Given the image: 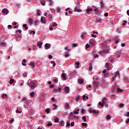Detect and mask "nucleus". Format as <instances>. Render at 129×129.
Here are the masks:
<instances>
[{"label": "nucleus", "mask_w": 129, "mask_h": 129, "mask_svg": "<svg viewBox=\"0 0 129 129\" xmlns=\"http://www.w3.org/2000/svg\"><path fill=\"white\" fill-rule=\"evenodd\" d=\"M107 100V98L106 97L102 98L101 100V102H99V105H100V106H101V107H103L104 106V104L106 103Z\"/></svg>", "instance_id": "f257e3e1"}, {"label": "nucleus", "mask_w": 129, "mask_h": 129, "mask_svg": "<svg viewBox=\"0 0 129 129\" xmlns=\"http://www.w3.org/2000/svg\"><path fill=\"white\" fill-rule=\"evenodd\" d=\"M108 53H109V49L108 48H106L102 51H99V53L100 55H102V56H103V55H105V54H108Z\"/></svg>", "instance_id": "f03ea898"}, {"label": "nucleus", "mask_w": 129, "mask_h": 129, "mask_svg": "<svg viewBox=\"0 0 129 129\" xmlns=\"http://www.w3.org/2000/svg\"><path fill=\"white\" fill-rule=\"evenodd\" d=\"M27 85H28V86H30L31 89H33V88H35V87H36V83H35L34 82H32V81H29L27 83Z\"/></svg>", "instance_id": "7ed1b4c3"}, {"label": "nucleus", "mask_w": 129, "mask_h": 129, "mask_svg": "<svg viewBox=\"0 0 129 129\" xmlns=\"http://www.w3.org/2000/svg\"><path fill=\"white\" fill-rule=\"evenodd\" d=\"M89 44L92 47H94V46L96 45V42L95 41V40L92 39L89 41Z\"/></svg>", "instance_id": "20e7f679"}, {"label": "nucleus", "mask_w": 129, "mask_h": 129, "mask_svg": "<svg viewBox=\"0 0 129 129\" xmlns=\"http://www.w3.org/2000/svg\"><path fill=\"white\" fill-rule=\"evenodd\" d=\"M88 112L90 113H96V114H97V113H98V111H96V110H92L91 108H90L88 109Z\"/></svg>", "instance_id": "39448f33"}, {"label": "nucleus", "mask_w": 129, "mask_h": 129, "mask_svg": "<svg viewBox=\"0 0 129 129\" xmlns=\"http://www.w3.org/2000/svg\"><path fill=\"white\" fill-rule=\"evenodd\" d=\"M79 6H77L74 8L75 12H77V13H80L82 12V10L81 9H79Z\"/></svg>", "instance_id": "423d86ee"}, {"label": "nucleus", "mask_w": 129, "mask_h": 129, "mask_svg": "<svg viewBox=\"0 0 129 129\" xmlns=\"http://www.w3.org/2000/svg\"><path fill=\"white\" fill-rule=\"evenodd\" d=\"M2 13H4V15H8L9 14V10L7 9H3Z\"/></svg>", "instance_id": "0eeeda50"}, {"label": "nucleus", "mask_w": 129, "mask_h": 129, "mask_svg": "<svg viewBox=\"0 0 129 129\" xmlns=\"http://www.w3.org/2000/svg\"><path fill=\"white\" fill-rule=\"evenodd\" d=\"M64 92H66V93H69V91L70 90V88H69V87H66L64 89H63Z\"/></svg>", "instance_id": "6e6552de"}, {"label": "nucleus", "mask_w": 129, "mask_h": 129, "mask_svg": "<svg viewBox=\"0 0 129 129\" xmlns=\"http://www.w3.org/2000/svg\"><path fill=\"white\" fill-rule=\"evenodd\" d=\"M44 47L46 50H48V49H50V48L51 47V44L49 43H46L45 44Z\"/></svg>", "instance_id": "1a4fd4ad"}, {"label": "nucleus", "mask_w": 129, "mask_h": 129, "mask_svg": "<svg viewBox=\"0 0 129 129\" xmlns=\"http://www.w3.org/2000/svg\"><path fill=\"white\" fill-rule=\"evenodd\" d=\"M37 45L39 48H42V45H43V42L38 41L37 43Z\"/></svg>", "instance_id": "9d476101"}, {"label": "nucleus", "mask_w": 129, "mask_h": 129, "mask_svg": "<svg viewBox=\"0 0 129 129\" xmlns=\"http://www.w3.org/2000/svg\"><path fill=\"white\" fill-rule=\"evenodd\" d=\"M102 73L104 74V77L108 76V72H106V70L103 71Z\"/></svg>", "instance_id": "9b49d317"}, {"label": "nucleus", "mask_w": 129, "mask_h": 129, "mask_svg": "<svg viewBox=\"0 0 129 129\" xmlns=\"http://www.w3.org/2000/svg\"><path fill=\"white\" fill-rule=\"evenodd\" d=\"M64 124H65V122L63 120H60L59 122V125L60 126H64Z\"/></svg>", "instance_id": "f8f14e48"}, {"label": "nucleus", "mask_w": 129, "mask_h": 129, "mask_svg": "<svg viewBox=\"0 0 129 129\" xmlns=\"http://www.w3.org/2000/svg\"><path fill=\"white\" fill-rule=\"evenodd\" d=\"M102 21V19L101 18L98 17L96 18V23H101V22Z\"/></svg>", "instance_id": "ddd939ff"}, {"label": "nucleus", "mask_w": 129, "mask_h": 129, "mask_svg": "<svg viewBox=\"0 0 129 129\" xmlns=\"http://www.w3.org/2000/svg\"><path fill=\"white\" fill-rule=\"evenodd\" d=\"M41 22L43 23V24H45L46 20V19H45V17H41Z\"/></svg>", "instance_id": "4468645a"}, {"label": "nucleus", "mask_w": 129, "mask_h": 129, "mask_svg": "<svg viewBox=\"0 0 129 129\" xmlns=\"http://www.w3.org/2000/svg\"><path fill=\"white\" fill-rule=\"evenodd\" d=\"M120 54H121V51H117V52L116 53V56H117L118 58H119V57H120Z\"/></svg>", "instance_id": "2eb2a0df"}, {"label": "nucleus", "mask_w": 129, "mask_h": 129, "mask_svg": "<svg viewBox=\"0 0 129 129\" xmlns=\"http://www.w3.org/2000/svg\"><path fill=\"white\" fill-rule=\"evenodd\" d=\"M69 56H70V53H69V52H66V53L64 54L65 58H68Z\"/></svg>", "instance_id": "dca6fc26"}, {"label": "nucleus", "mask_w": 129, "mask_h": 129, "mask_svg": "<svg viewBox=\"0 0 129 129\" xmlns=\"http://www.w3.org/2000/svg\"><path fill=\"white\" fill-rule=\"evenodd\" d=\"M116 76L119 77V73L118 72H116V74L115 75V77L112 78V81H113L114 79H115V77H116Z\"/></svg>", "instance_id": "f3484780"}, {"label": "nucleus", "mask_w": 129, "mask_h": 129, "mask_svg": "<svg viewBox=\"0 0 129 129\" xmlns=\"http://www.w3.org/2000/svg\"><path fill=\"white\" fill-rule=\"evenodd\" d=\"M40 3L42 6H45L46 4V0H41Z\"/></svg>", "instance_id": "a211bd4d"}, {"label": "nucleus", "mask_w": 129, "mask_h": 129, "mask_svg": "<svg viewBox=\"0 0 129 129\" xmlns=\"http://www.w3.org/2000/svg\"><path fill=\"white\" fill-rule=\"evenodd\" d=\"M61 77L63 79V80H66V75H65V73L62 74Z\"/></svg>", "instance_id": "6ab92c4d"}, {"label": "nucleus", "mask_w": 129, "mask_h": 129, "mask_svg": "<svg viewBox=\"0 0 129 129\" xmlns=\"http://www.w3.org/2000/svg\"><path fill=\"white\" fill-rule=\"evenodd\" d=\"M93 11V10L92 9H90V8L87 9L86 11L87 14H89L90 12H92Z\"/></svg>", "instance_id": "aec40b11"}, {"label": "nucleus", "mask_w": 129, "mask_h": 129, "mask_svg": "<svg viewBox=\"0 0 129 129\" xmlns=\"http://www.w3.org/2000/svg\"><path fill=\"white\" fill-rule=\"evenodd\" d=\"M78 82L80 84H82V83H83V82H84V81H83V80L78 79Z\"/></svg>", "instance_id": "412c9836"}, {"label": "nucleus", "mask_w": 129, "mask_h": 129, "mask_svg": "<svg viewBox=\"0 0 129 129\" xmlns=\"http://www.w3.org/2000/svg\"><path fill=\"white\" fill-rule=\"evenodd\" d=\"M79 110H80V109H78L77 110H75V111H74V114H78V113H79Z\"/></svg>", "instance_id": "4be33fe9"}, {"label": "nucleus", "mask_w": 129, "mask_h": 129, "mask_svg": "<svg viewBox=\"0 0 129 129\" xmlns=\"http://www.w3.org/2000/svg\"><path fill=\"white\" fill-rule=\"evenodd\" d=\"M28 22H29V23H30V24H31V25H32V24H33V19H32V18H29V19H28Z\"/></svg>", "instance_id": "5701e85b"}, {"label": "nucleus", "mask_w": 129, "mask_h": 129, "mask_svg": "<svg viewBox=\"0 0 129 129\" xmlns=\"http://www.w3.org/2000/svg\"><path fill=\"white\" fill-rule=\"evenodd\" d=\"M100 7L102 9H103L104 8V4H103V2H101L100 3Z\"/></svg>", "instance_id": "b1692460"}, {"label": "nucleus", "mask_w": 129, "mask_h": 129, "mask_svg": "<svg viewBox=\"0 0 129 129\" xmlns=\"http://www.w3.org/2000/svg\"><path fill=\"white\" fill-rule=\"evenodd\" d=\"M22 76L23 77H24V78L27 77V76H28V73H27L26 72L23 73Z\"/></svg>", "instance_id": "393cba45"}, {"label": "nucleus", "mask_w": 129, "mask_h": 129, "mask_svg": "<svg viewBox=\"0 0 129 129\" xmlns=\"http://www.w3.org/2000/svg\"><path fill=\"white\" fill-rule=\"evenodd\" d=\"M80 96H77L76 97L75 100H76V101H79V100H80Z\"/></svg>", "instance_id": "a878e982"}, {"label": "nucleus", "mask_w": 129, "mask_h": 129, "mask_svg": "<svg viewBox=\"0 0 129 129\" xmlns=\"http://www.w3.org/2000/svg\"><path fill=\"white\" fill-rule=\"evenodd\" d=\"M106 68L108 70L109 69H110L109 68V63H106Z\"/></svg>", "instance_id": "bb28decb"}, {"label": "nucleus", "mask_w": 129, "mask_h": 129, "mask_svg": "<svg viewBox=\"0 0 129 129\" xmlns=\"http://www.w3.org/2000/svg\"><path fill=\"white\" fill-rule=\"evenodd\" d=\"M34 95H35V92L32 91V92L30 93V96H31V97H34Z\"/></svg>", "instance_id": "cd10ccee"}, {"label": "nucleus", "mask_w": 129, "mask_h": 129, "mask_svg": "<svg viewBox=\"0 0 129 129\" xmlns=\"http://www.w3.org/2000/svg\"><path fill=\"white\" fill-rule=\"evenodd\" d=\"M117 92H122L123 91L122 90L120 89L119 88H118L117 89Z\"/></svg>", "instance_id": "c85d7f7f"}, {"label": "nucleus", "mask_w": 129, "mask_h": 129, "mask_svg": "<svg viewBox=\"0 0 129 129\" xmlns=\"http://www.w3.org/2000/svg\"><path fill=\"white\" fill-rule=\"evenodd\" d=\"M54 122H59V118L55 117L54 119Z\"/></svg>", "instance_id": "c756f323"}, {"label": "nucleus", "mask_w": 129, "mask_h": 129, "mask_svg": "<svg viewBox=\"0 0 129 129\" xmlns=\"http://www.w3.org/2000/svg\"><path fill=\"white\" fill-rule=\"evenodd\" d=\"M106 118V119H108V120L110 119V118H111V117L110 116V115L108 114L107 115Z\"/></svg>", "instance_id": "7c9ffc66"}, {"label": "nucleus", "mask_w": 129, "mask_h": 129, "mask_svg": "<svg viewBox=\"0 0 129 129\" xmlns=\"http://www.w3.org/2000/svg\"><path fill=\"white\" fill-rule=\"evenodd\" d=\"M3 98H7L8 97V95L7 94H3L2 96Z\"/></svg>", "instance_id": "2f4dec72"}, {"label": "nucleus", "mask_w": 129, "mask_h": 129, "mask_svg": "<svg viewBox=\"0 0 129 129\" xmlns=\"http://www.w3.org/2000/svg\"><path fill=\"white\" fill-rule=\"evenodd\" d=\"M51 64H53V65H52L53 67H55V66H56V62H55V61H51Z\"/></svg>", "instance_id": "473e14b6"}, {"label": "nucleus", "mask_w": 129, "mask_h": 129, "mask_svg": "<svg viewBox=\"0 0 129 129\" xmlns=\"http://www.w3.org/2000/svg\"><path fill=\"white\" fill-rule=\"evenodd\" d=\"M14 80L13 79H11L9 83L10 84H13L14 83Z\"/></svg>", "instance_id": "72a5a7b5"}, {"label": "nucleus", "mask_w": 129, "mask_h": 129, "mask_svg": "<svg viewBox=\"0 0 129 129\" xmlns=\"http://www.w3.org/2000/svg\"><path fill=\"white\" fill-rule=\"evenodd\" d=\"M82 119H83L84 121H87V120L86 119V117L85 116H84L82 117Z\"/></svg>", "instance_id": "f704fd0d"}, {"label": "nucleus", "mask_w": 129, "mask_h": 129, "mask_svg": "<svg viewBox=\"0 0 129 129\" xmlns=\"http://www.w3.org/2000/svg\"><path fill=\"white\" fill-rule=\"evenodd\" d=\"M30 66H31V67H32V68H33V67H35V63H34V62H31Z\"/></svg>", "instance_id": "c9c22d12"}, {"label": "nucleus", "mask_w": 129, "mask_h": 129, "mask_svg": "<svg viewBox=\"0 0 129 129\" xmlns=\"http://www.w3.org/2000/svg\"><path fill=\"white\" fill-rule=\"evenodd\" d=\"M118 106L119 107H123V106H124V105L123 104V103H121V104L118 105Z\"/></svg>", "instance_id": "e433bc0d"}, {"label": "nucleus", "mask_w": 129, "mask_h": 129, "mask_svg": "<svg viewBox=\"0 0 129 129\" xmlns=\"http://www.w3.org/2000/svg\"><path fill=\"white\" fill-rule=\"evenodd\" d=\"M24 28H25V30H28L29 27H27V24H24L23 25Z\"/></svg>", "instance_id": "4c0bfd02"}, {"label": "nucleus", "mask_w": 129, "mask_h": 129, "mask_svg": "<svg viewBox=\"0 0 129 129\" xmlns=\"http://www.w3.org/2000/svg\"><path fill=\"white\" fill-rule=\"evenodd\" d=\"M12 28H13V26H12V25H8V29H9L10 30Z\"/></svg>", "instance_id": "58836bf2"}, {"label": "nucleus", "mask_w": 129, "mask_h": 129, "mask_svg": "<svg viewBox=\"0 0 129 129\" xmlns=\"http://www.w3.org/2000/svg\"><path fill=\"white\" fill-rule=\"evenodd\" d=\"M90 45H89V44H87L86 45V49H88V48H90Z\"/></svg>", "instance_id": "ea45409f"}, {"label": "nucleus", "mask_w": 129, "mask_h": 129, "mask_svg": "<svg viewBox=\"0 0 129 129\" xmlns=\"http://www.w3.org/2000/svg\"><path fill=\"white\" fill-rule=\"evenodd\" d=\"M56 26H57V23H56V22L53 23V24H52L53 27H56Z\"/></svg>", "instance_id": "a19ab883"}, {"label": "nucleus", "mask_w": 129, "mask_h": 129, "mask_svg": "<svg viewBox=\"0 0 129 129\" xmlns=\"http://www.w3.org/2000/svg\"><path fill=\"white\" fill-rule=\"evenodd\" d=\"M56 11H57V12H58V13H60V12L61 11V9H60V8H57L56 9Z\"/></svg>", "instance_id": "79ce46f5"}, {"label": "nucleus", "mask_w": 129, "mask_h": 129, "mask_svg": "<svg viewBox=\"0 0 129 129\" xmlns=\"http://www.w3.org/2000/svg\"><path fill=\"white\" fill-rule=\"evenodd\" d=\"M46 112H47V113H49V112H50V109L47 108L45 110Z\"/></svg>", "instance_id": "37998d69"}, {"label": "nucleus", "mask_w": 129, "mask_h": 129, "mask_svg": "<svg viewBox=\"0 0 129 129\" xmlns=\"http://www.w3.org/2000/svg\"><path fill=\"white\" fill-rule=\"evenodd\" d=\"M53 125V124L52 123H48L47 125V126H52Z\"/></svg>", "instance_id": "c03bdc74"}, {"label": "nucleus", "mask_w": 129, "mask_h": 129, "mask_svg": "<svg viewBox=\"0 0 129 129\" xmlns=\"http://www.w3.org/2000/svg\"><path fill=\"white\" fill-rule=\"evenodd\" d=\"M66 108H67V109H68V108H69V104L67 103L66 104Z\"/></svg>", "instance_id": "a18cd8bd"}, {"label": "nucleus", "mask_w": 129, "mask_h": 129, "mask_svg": "<svg viewBox=\"0 0 129 129\" xmlns=\"http://www.w3.org/2000/svg\"><path fill=\"white\" fill-rule=\"evenodd\" d=\"M82 125L83 126H86L87 125V123H82Z\"/></svg>", "instance_id": "49530a36"}, {"label": "nucleus", "mask_w": 129, "mask_h": 129, "mask_svg": "<svg viewBox=\"0 0 129 129\" xmlns=\"http://www.w3.org/2000/svg\"><path fill=\"white\" fill-rule=\"evenodd\" d=\"M53 106L54 107V109H57V105H56V104H53Z\"/></svg>", "instance_id": "de8ad7c7"}, {"label": "nucleus", "mask_w": 129, "mask_h": 129, "mask_svg": "<svg viewBox=\"0 0 129 129\" xmlns=\"http://www.w3.org/2000/svg\"><path fill=\"white\" fill-rule=\"evenodd\" d=\"M75 5L77 6H79L80 5V2L78 1V3L75 2Z\"/></svg>", "instance_id": "09e8293b"}, {"label": "nucleus", "mask_w": 129, "mask_h": 129, "mask_svg": "<svg viewBox=\"0 0 129 129\" xmlns=\"http://www.w3.org/2000/svg\"><path fill=\"white\" fill-rule=\"evenodd\" d=\"M127 23V22H126V21H124L123 23L122 24V25L125 26V24H126Z\"/></svg>", "instance_id": "8fccbe9b"}, {"label": "nucleus", "mask_w": 129, "mask_h": 129, "mask_svg": "<svg viewBox=\"0 0 129 129\" xmlns=\"http://www.w3.org/2000/svg\"><path fill=\"white\" fill-rule=\"evenodd\" d=\"M57 91H58V90L57 89H54L53 90V93H56V92H57Z\"/></svg>", "instance_id": "3c124183"}, {"label": "nucleus", "mask_w": 129, "mask_h": 129, "mask_svg": "<svg viewBox=\"0 0 129 129\" xmlns=\"http://www.w3.org/2000/svg\"><path fill=\"white\" fill-rule=\"evenodd\" d=\"M38 23H39V21L38 20H36L35 21V26H37Z\"/></svg>", "instance_id": "603ef678"}, {"label": "nucleus", "mask_w": 129, "mask_h": 129, "mask_svg": "<svg viewBox=\"0 0 129 129\" xmlns=\"http://www.w3.org/2000/svg\"><path fill=\"white\" fill-rule=\"evenodd\" d=\"M72 45H73V47H77V44L76 43L73 44Z\"/></svg>", "instance_id": "864d4df0"}, {"label": "nucleus", "mask_w": 129, "mask_h": 129, "mask_svg": "<svg viewBox=\"0 0 129 129\" xmlns=\"http://www.w3.org/2000/svg\"><path fill=\"white\" fill-rule=\"evenodd\" d=\"M71 126H74V121H73L71 123Z\"/></svg>", "instance_id": "5fc2aeb1"}, {"label": "nucleus", "mask_w": 129, "mask_h": 129, "mask_svg": "<svg viewBox=\"0 0 129 129\" xmlns=\"http://www.w3.org/2000/svg\"><path fill=\"white\" fill-rule=\"evenodd\" d=\"M91 70H92V66L91 65L90 67H89V71H91Z\"/></svg>", "instance_id": "6e6d98bb"}, {"label": "nucleus", "mask_w": 129, "mask_h": 129, "mask_svg": "<svg viewBox=\"0 0 129 129\" xmlns=\"http://www.w3.org/2000/svg\"><path fill=\"white\" fill-rule=\"evenodd\" d=\"M1 45H2V46H6V43H5V42H2L1 43Z\"/></svg>", "instance_id": "4d7b16f0"}, {"label": "nucleus", "mask_w": 129, "mask_h": 129, "mask_svg": "<svg viewBox=\"0 0 129 129\" xmlns=\"http://www.w3.org/2000/svg\"><path fill=\"white\" fill-rule=\"evenodd\" d=\"M67 126H70V122H67Z\"/></svg>", "instance_id": "13d9d810"}, {"label": "nucleus", "mask_w": 129, "mask_h": 129, "mask_svg": "<svg viewBox=\"0 0 129 129\" xmlns=\"http://www.w3.org/2000/svg\"><path fill=\"white\" fill-rule=\"evenodd\" d=\"M76 65H77V66H79V65H80V62H78L77 61L76 62Z\"/></svg>", "instance_id": "bf43d9fd"}, {"label": "nucleus", "mask_w": 129, "mask_h": 129, "mask_svg": "<svg viewBox=\"0 0 129 129\" xmlns=\"http://www.w3.org/2000/svg\"><path fill=\"white\" fill-rule=\"evenodd\" d=\"M52 58H53V56H52V55H48L49 59H52Z\"/></svg>", "instance_id": "052dcab7"}, {"label": "nucleus", "mask_w": 129, "mask_h": 129, "mask_svg": "<svg viewBox=\"0 0 129 129\" xmlns=\"http://www.w3.org/2000/svg\"><path fill=\"white\" fill-rule=\"evenodd\" d=\"M22 100L23 101H27V98H26V97H24L23 98Z\"/></svg>", "instance_id": "680f3d73"}, {"label": "nucleus", "mask_w": 129, "mask_h": 129, "mask_svg": "<svg viewBox=\"0 0 129 129\" xmlns=\"http://www.w3.org/2000/svg\"><path fill=\"white\" fill-rule=\"evenodd\" d=\"M84 112H85V109H82V113H84Z\"/></svg>", "instance_id": "e2e57ef3"}, {"label": "nucleus", "mask_w": 129, "mask_h": 129, "mask_svg": "<svg viewBox=\"0 0 129 129\" xmlns=\"http://www.w3.org/2000/svg\"><path fill=\"white\" fill-rule=\"evenodd\" d=\"M104 16L105 17H108V13H105Z\"/></svg>", "instance_id": "0e129e2a"}, {"label": "nucleus", "mask_w": 129, "mask_h": 129, "mask_svg": "<svg viewBox=\"0 0 129 129\" xmlns=\"http://www.w3.org/2000/svg\"><path fill=\"white\" fill-rule=\"evenodd\" d=\"M52 101H55V98L52 97L51 98Z\"/></svg>", "instance_id": "69168bd1"}, {"label": "nucleus", "mask_w": 129, "mask_h": 129, "mask_svg": "<svg viewBox=\"0 0 129 129\" xmlns=\"http://www.w3.org/2000/svg\"><path fill=\"white\" fill-rule=\"evenodd\" d=\"M129 122V118L127 119L126 121H125V123H128Z\"/></svg>", "instance_id": "338daca9"}, {"label": "nucleus", "mask_w": 129, "mask_h": 129, "mask_svg": "<svg viewBox=\"0 0 129 129\" xmlns=\"http://www.w3.org/2000/svg\"><path fill=\"white\" fill-rule=\"evenodd\" d=\"M54 82H56V83L58 82V79H54Z\"/></svg>", "instance_id": "774afa93"}]
</instances>
